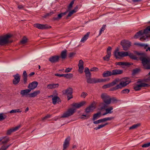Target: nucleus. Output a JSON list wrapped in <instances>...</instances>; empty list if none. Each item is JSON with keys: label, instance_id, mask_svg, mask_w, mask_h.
I'll return each mask as SVG.
<instances>
[{"label": "nucleus", "instance_id": "nucleus-24", "mask_svg": "<svg viewBox=\"0 0 150 150\" xmlns=\"http://www.w3.org/2000/svg\"><path fill=\"white\" fill-rule=\"evenodd\" d=\"M144 34V30H140L134 36V38L135 39H137L140 36Z\"/></svg>", "mask_w": 150, "mask_h": 150}, {"label": "nucleus", "instance_id": "nucleus-36", "mask_svg": "<svg viewBox=\"0 0 150 150\" xmlns=\"http://www.w3.org/2000/svg\"><path fill=\"white\" fill-rule=\"evenodd\" d=\"M7 116L3 113H0V121L6 119Z\"/></svg>", "mask_w": 150, "mask_h": 150}, {"label": "nucleus", "instance_id": "nucleus-52", "mask_svg": "<svg viewBox=\"0 0 150 150\" xmlns=\"http://www.w3.org/2000/svg\"><path fill=\"white\" fill-rule=\"evenodd\" d=\"M73 75L72 74H67L66 78L67 79H70L73 77Z\"/></svg>", "mask_w": 150, "mask_h": 150}, {"label": "nucleus", "instance_id": "nucleus-9", "mask_svg": "<svg viewBox=\"0 0 150 150\" xmlns=\"http://www.w3.org/2000/svg\"><path fill=\"white\" fill-rule=\"evenodd\" d=\"M34 27L39 29L43 30L49 29L51 28L50 26L47 24H41L39 23H35L34 24Z\"/></svg>", "mask_w": 150, "mask_h": 150}, {"label": "nucleus", "instance_id": "nucleus-50", "mask_svg": "<svg viewBox=\"0 0 150 150\" xmlns=\"http://www.w3.org/2000/svg\"><path fill=\"white\" fill-rule=\"evenodd\" d=\"M23 82L24 84L27 83L28 78L27 76H23Z\"/></svg>", "mask_w": 150, "mask_h": 150}, {"label": "nucleus", "instance_id": "nucleus-14", "mask_svg": "<svg viewBox=\"0 0 150 150\" xmlns=\"http://www.w3.org/2000/svg\"><path fill=\"white\" fill-rule=\"evenodd\" d=\"M130 82L131 81L130 80H126L125 79L124 80L121 81L118 85L120 89H121L122 88L126 86L129 84Z\"/></svg>", "mask_w": 150, "mask_h": 150}, {"label": "nucleus", "instance_id": "nucleus-10", "mask_svg": "<svg viewBox=\"0 0 150 150\" xmlns=\"http://www.w3.org/2000/svg\"><path fill=\"white\" fill-rule=\"evenodd\" d=\"M14 79L13 80V83L15 85L18 84L20 81L21 75L18 74H16L13 75Z\"/></svg>", "mask_w": 150, "mask_h": 150}, {"label": "nucleus", "instance_id": "nucleus-8", "mask_svg": "<svg viewBox=\"0 0 150 150\" xmlns=\"http://www.w3.org/2000/svg\"><path fill=\"white\" fill-rule=\"evenodd\" d=\"M113 54L116 59H120L122 57L127 56L128 55V52L121 51L117 52Z\"/></svg>", "mask_w": 150, "mask_h": 150}, {"label": "nucleus", "instance_id": "nucleus-61", "mask_svg": "<svg viewBox=\"0 0 150 150\" xmlns=\"http://www.w3.org/2000/svg\"><path fill=\"white\" fill-rule=\"evenodd\" d=\"M98 70V69L95 67H93L91 68L90 70V71H97Z\"/></svg>", "mask_w": 150, "mask_h": 150}, {"label": "nucleus", "instance_id": "nucleus-4", "mask_svg": "<svg viewBox=\"0 0 150 150\" xmlns=\"http://www.w3.org/2000/svg\"><path fill=\"white\" fill-rule=\"evenodd\" d=\"M76 111V109L74 108H70L63 113L61 118H67L73 115Z\"/></svg>", "mask_w": 150, "mask_h": 150}, {"label": "nucleus", "instance_id": "nucleus-64", "mask_svg": "<svg viewBox=\"0 0 150 150\" xmlns=\"http://www.w3.org/2000/svg\"><path fill=\"white\" fill-rule=\"evenodd\" d=\"M75 54L76 53L74 52H71L69 54V57L71 58L74 56Z\"/></svg>", "mask_w": 150, "mask_h": 150}, {"label": "nucleus", "instance_id": "nucleus-37", "mask_svg": "<svg viewBox=\"0 0 150 150\" xmlns=\"http://www.w3.org/2000/svg\"><path fill=\"white\" fill-rule=\"evenodd\" d=\"M144 34H147L150 32V26H147L144 30Z\"/></svg>", "mask_w": 150, "mask_h": 150}, {"label": "nucleus", "instance_id": "nucleus-26", "mask_svg": "<svg viewBox=\"0 0 150 150\" xmlns=\"http://www.w3.org/2000/svg\"><path fill=\"white\" fill-rule=\"evenodd\" d=\"M84 72L86 78L91 77V73L89 70L88 67H86L85 69Z\"/></svg>", "mask_w": 150, "mask_h": 150}, {"label": "nucleus", "instance_id": "nucleus-2", "mask_svg": "<svg viewBox=\"0 0 150 150\" xmlns=\"http://www.w3.org/2000/svg\"><path fill=\"white\" fill-rule=\"evenodd\" d=\"M140 60L142 61V63L144 68L147 69H150V58H146L143 56L139 58ZM148 74L150 75V72Z\"/></svg>", "mask_w": 150, "mask_h": 150}, {"label": "nucleus", "instance_id": "nucleus-40", "mask_svg": "<svg viewBox=\"0 0 150 150\" xmlns=\"http://www.w3.org/2000/svg\"><path fill=\"white\" fill-rule=\"evenodd\" d=\"M127 56H129L131 58L133 59H137V57L132 53H130L128 54V53Z\"/></svg>", "mask_w": 150, "mask_h": 150}, {"label": "nucleus", "instance_id": "nucleus-28", "mask_svg": "<svg viewBox=\"0 0 150 150\" xmlns=\"http://www.w3.org/2000/svg\"><path fill=\"white\" fill-rule=\"evenodd\" d=\"M67 51L66 50L62 51L61 53V57L62 59H65L67 56Z\"/></svg>", "mask_w": 150, "mask_h": 150}, {"label": "nucleus", "instance_id": "nucleus-56", "mask_svg": "<svg viewBox=\"0 0 150 150\" xmlns=\"http://www.w3.org/2000/svg\"><path fill=\"white\" fill-rule=\"evenodd\" d=\"M150 146V142H149L145 144L142 146V147L146 148L149 147Z\"/></svg>", "mask_w": 150, "mask_h": 150}, {"label": "nucleus", "instance_id": "nucleus-45", "mask_svg": "<svg viewBox=\"0 0 150 150\" xmlns=\"http://www.w3.org/2000/svg\"><path fill=\"white\" fill-rule=\"evenodd\" d=\"M11 145L10 144L7 146L3 145L0 148V150H6Z\"/></svg>", "mask_w": 150, "mask_h": 150}, {"label": "nucleus", "instance_id": "nucleus-33", "mask_svg": "<svg viewBox=\"0 0 150 150\" xmlns=\"http://www.w3.org/2000/svg\"><path fill=\"white\" fill-rule=\"evenodd\" d=\"M116 65H125L126 66H127L128 65H131L130 63L129 62H117L116 63Z\"/></svg>", "mask_w": 150, "mask_h": 150}, {"label": "nucleus", "instance_id": "nucleus-62", "mask_svg": "<svg viewBox=\"0 0 150 150\" xmlns=\"http://www.w3.org/2000/svg\"><path fill=\"white\" fill-rule=\"evenodd\" d=\"M21 127V125H18L16 127H15L13 128V131H14L15 132V131L17 130Z\"/></svg>", "mask_w": 150, "mask_h": 150}, {"label": "nucleus", "instance_id": "nucleus-19", "mask_svg": "<svg viewBox=\"0 0 150 150\" xmlns=\"http://www.w3.org/2000/svg\"><path fill=\"white\" fill-rule=\"evenodd\" d=\"M95 108V107L94 104H92L85 109V112L86 113H88L92 112Z\"/></svg>", "mask_w": 150, "mask_h": 150}, {"label": "nucleus", "instance_id": "nucleus-42", "mask_svg": "<svg viewBox=\"0 0 150 150\" xmlns=\"http://www.w3.org/2000/svg\"><path fill=\"white\" fill-rule=\"evenodd\" d=\"M111 55V54H107L105 57H103V59L104 60L108 61L110 59V57Z\"/></svg>", "mask_w": 150, "mask_h": 150}, {"label": "nucleus", "instance_id": "nucleus-53", "mask_svg": "<svg viewBox=\"0 0 150 150\" xmlns=\"http://www.w3.org/2000/svg\"><path fill=\"white\" fill-rule=\"evenodd\" d=\"M88 95L87 93L83 92H82L81 95V97L83 98H85L86 96Z\"/></svg>", "mask_w": 150, "mask_h": 150}, {"label": "nucleus", "instance_id": "nucleus-7", "mask_svg": "<svg viewBox=\"0 0 150 150\" xmlns=\"http://www.w3.org/2000/svg\"><path fill=\"white\" fill-rule=\"evenodd\" d=\"M120 44L123 47V50L125 51L127 50L131 46V42H130L125 40H122Z\"/></svg>", "mask_w": 150, "mask_h": 150}, {"label": "nucleus", "instance_id": "nucleus-59", "mask_svg": "<svg viewBox=\"0 0 150 150\" xmlns=\"http://www.w3.org/2000/svg\"><path fill=\"white\" fill-rule=\"evenodd\" d=\"M78 67H83V61L81 59L79 61V63L78 64Z\"/></svg>", "mask_w": 150, "mask_h": 150}, {"label": "nucleus", "instance_id": "nucleus-17", "mask_svg": "<svg viewBox=\"0 0 150 150\" xmlns=\"http://www.w3.org/2000/svg\"><path fill=\"white\" fill-rule=\"evenodd\" d=\"M113 108L112 106H110L109 107L106 108L105 110V112L103 114V115H105L108 114H111L113 112L112 110H113Z\"/></svg>", "mask_w": 150, "mask_h": 150}, {"label": "nucleus", "instance_id": "nucleus-5", "mask_svg": "<svg viewBox=\"0 0 150 150\" xmlns=\"http://www.w3.org/2000/svg\"><path fill=\"white\" fill-rule=\"evenodd\" d=\"M137 84L134 86V88L136 91L140 90L142 87H148L149 86V85L148 84L142 83L139 81L137 82Z\"/></svg>", "mask_w": 150, "mask_h": 150}, {"label": "nucleus", "instance_id": "nucleus-23", "mask_svg": "<svg viewBox=\"0 0 150 150\" xmlns=\"http://www.w3.org/2000/svg\"><path fill=\"white\" fill-rule=\"evenodd\" d=\"M30 92V90L28 89H26L25 90H21L20 92V94L22 97L26 95L28 93Z\"/></svg>", "mask_w": 150, "mask_h": 150}, {"label": "nucleus", "instance_id": "nucleus-12", "mask_svg": "<svg viewBox=\"0 0 150 150\" xmlns=\"http://www.w3.org/2000/svg\"><path fill=\"white\" fill-rule=\"evenodd\" d=\"M119 81V79H116L111 83L105 85L103 86V88L104 89L106 88L112 86L117 84L118 83Z\"/></svg>", "mask_w": 150, "mask_h": 150}, {"label": "nucleus", "instance_id": "nucleus-30", "mask_svg": "<svg viewBox=\"0 0 150 150\" xmlns=\"http://www.w3.org/2000/svg\"><path fill=\"white\" fill-rule=\"evenodd\" d=\"M9 141L8 137H5L0 138V142H1V144H5Z\"/></svg>", "mask_w": 150, "mask_h": 150}, {"label": "nucleus", "instance_id": "nucleus-39", "mask_svg": "<svg viewBox=\"0 0 150 150\" xmlns=\"http://www.w3.org/2000/svg\"><path fill=\"white\" fill-rule=\"evenodd\" d=\"M22 112V110L21 109H17L15 110H12L10 111V113H11L16 112Z\"/></svg>", "mask_w": 150, "mask_h": 150}, {"label": "nucleus", "instance_id": "nucleus-25", "mask_svg": "<svg viewBox=\"0 0 150 150\" xmlns=\"http://www.w3.org/2000/svg\"><path fill=\"white\" fill-rule=\"evenodd\" d=\"M40 93L39 90L35 91L32 93L28 94V95L30 97L33 98L36 96L38 95Z\"/></svg>", "mask_w": 150, "mask_h": 150}, {"label": "nucleus", "instance_id": "nucleus-22", "mask_svg": "<svg viewBox=\"0 0 150 150\" xmlns=\"http://www.w3.org/2000/svg\"><path fill=\"white\" fill-rule=\"evenodd\" d=\"M59 86L58 83L50 84L47 85V88L49 89H52L58 88Z\"/></svg>", "mask_w": 150, "mask_h": 150}, {"label": "nucleus", "instance_id": "nucleus-43", "mask_svg": "<svg viewBox=\"0 0 150 150\" xmlns=\"http://www.w3.org/2000/svg\"><path fill=\"white\" fill-rule=\"evenodd\" d=\"M105 122L104 118L99 120H98L93 122V123L94 124H98L100 123Z\"/></svg>", "mask_w": 150, "mask_h": 150}, {"label": "nucleus", "instance_id": "nucleus-27", "mask_svg": "<svg viewBox=\"0 0 150 150\" xmlns=\"http://www.w3.org/2000/svg\"><path fill=\"white\" fill-rule=\"evenodd\" d=\"M93 83H96L98 82H105L106 81V79H92Z\"/></svg>", "mask_w": 150, "mask_h": 150}, {"label": "nucleus", "instance_id": "nucleus-31", "mask_svg": "<svg viewBox=\"0 0 150 150\" xmlns=\"http://www.w3.org/2000/svg\"><path fill=\"white\" fill-rule=\"evenodd\" d=\"M78 8V7L76 6L74 9L70 11L67 16V18L70 17L74 13H76Z\"/></svg>", "mask_w": 150, "mask_h": 150}, {"label": "nucleus", "instance_id": "nucleus-54", "mask_svg": "<svg viewBox=\"0 0 150 150\" xmlns=\"http://www.w3.org/2000/svg\"><path fill=\"white\" fill-rule=\"evenodd\" d=\"M140 71V69H134L132 71V74H135L138 73Z\"/></svg>", "mask_w": 150, "mask_h": 150}, {"label": "nucleus", "instance_id": "nucleus-32", "mask_svg": "<svg viewBox=\"0 0 150 150\" xmlns=\"http://www.w3.org/2000/svg\"><path fill=\"white\" fill-rule=\"evenodd\" d=\"M89 32L87 33L81 39V42H84L88 38L89 36Z\"/></svg>", "mask_w": 150, "mask_h": 150}, {"label": "nucleus", "instance_id": "nucleus-48", "mask_svg": "<svg viewBox=\"0 0 150 150\" xmlns=\"http://www.w3.org/2000/svg\"><path fill=\"white\" fill-rule=\"evenodd\" d=\"M130 91L129 90L126 89L122 90L121 91V93L122 94H126L128 93Z\"/></svg>", "mask_w": 150, "mask_h": 150}, {"label": "nucleus", "instance_id": "nucleus-15", "mask_svg": "<svg viewBox=\"0 0 150 150\" xmlns=\"http://www.w3.org/2000/svg\"><path fill=\"white\" fill-rule=\"evenodd\" d=\"M38 83L37 82L34 81L29 84L28 88L30 90V91L32 90L35 89L37 86Z\"/></svg>", "mask_w": 150, "mask_h": 150}, {"label": "nucleus", "instance_id": "nucleus-38", "mask_svg": "<svg viewBox=\"0 0 150 150\" xmlns=\"http://www.w3.org/2000/svg\"><path fill=\"white\" fill-rule=\"evenodd\" d=\"M147 38H150V35H146V37L144 36L141 37L140 38V40L142 41H143L146 40Z\"/></svg>", "mask_w": 150, "mask_h": 150}, {"label": "nucleus", "instance_id": "nucleus-58", "mask_svg": "<svg viewBox=\"0 0 150 150\" xmlns=\"http://www.w3.org/2000/svg\"><path fill=\"white\" fill-rule=\"evenodd\" d=\"M112 50V48L110 47H108L107 50V54H111V51Z\"/></svg>", "mask_w": 150, "mask_h": 150}, {"label": "nucleus", "instance_id": "nucleus-34", "mask_svg": "<svg viewBox=\"0 0 150 150\" xmlns=\"http://www.w3.org/2000/svg\"><path fill=\"white\" fill-rule=\"evenodd\" d=\"M101 114V112H98V113L94 114L93 115V120H95L97 119L98 118L100 117V115Z\"/></svg>", "mask_w": 150, "mask_h": 150}, {"label": "nucleus", "instance_id": "nucleus-3", "mask_svg": "<svg viewBox=\"0 0 150 150\" xmlns=\"http://www.w3.org/2000/svg\"><path fill=\"white\" fill-rule=\"evenodd\" d=\"M12 36L10 34L0 36V45H3L9 42V39Z\"/></svg>", "mask_w": 150, "mask_h": 150}, {"label": "nucleus", "instance_id": "nucleus-16", "mask_svg": "<svg viewBox=\"0 0 150 150\" xmlns=\"http://www.w3.org/2000/svg\"><path fill=\"white\" fill-rule=\"evenodd\" d=\"M70 138L68 137L65 140L63 145V150H67V149L69 146Z\"/></svg>", "mask_w": 150, "mask_h": 150}, {"label": "nucleus", "instance_id": "nucleus-35", "mask_svg": "<svg viewBox=\"0 0 150 150\" xmlns=\"http://www.w3.org/2000/svg\"><path fill=\"white\" fill-rule=\"evenodd\" d=\"M140 125L141 124L140 123L134 125L129 127V129H136L139 127Z\"/></svg>", "mask_w": 150, "mask_h": 150}, {"label": "nucleus", "instance_id": "nucleus-51", "mask_svg": "<svg viewBox=\"0 0 150 150\" xmlns=\"http://www.w3.org/2000/svg\"><path fill=\"white\" fill-rule=\"evenodd\" d=\"M14 132L13 128L7 131L6 134L8 135H10L12 132Z\"/></svg>", "mask_w": 150, "mask_h": 150}, {"label": "nucleus", "instance_id": "nucleus-63", "mask_svg": "<svg viewBox=\"0 0 150 150\" xmlns=\"http://www.w3.org/2000/svg\"><path fill=\"white\" fill-rule=\"evenodd\" d=\"M72 69V68H68L65 70V72L66 73H68L70 72L71 70Z\"/></svg>", "mask_w": 150, "mask_h": 150}, {"label": "nucleus", "instance_id": "nucleus-55", "mask_svg": "<svg viewBox=\"0 0 150 150\" xmlns=\"http://www.w3.org/2000/svg\"><path fill=\"white\" fill-rule=\"evenodd\" d=\"M87 78V83H93V79H92L91 78V77Z\"/></svg>", "mask_w": 150, "mask_h": 150}, {"label": "nucleus", "instance_id": "nucleus-18", "mask_svg": "<svg viewBox=\"0 0 150 150\" xmlns=\"http://www.w3.org/2000/svg\"><path fill=\"white\" fill-rule=\"evenodd\" d=\"M85 103L86 102L83 101L79 103H74L72 104V106L76 108H79L83 106Z\"/></svg>", "mask_w": 150, "mask_h": 150}, {"label": "nucleus", "instance_id": "nucleus-21", "mask_svg": "<svg viewBox=\"0 0 150 150\" xmlns=\"http://www.w3.org/2000/svg\"><path fill=\"white\" fill-rule=\"evenodd\" d=\"M52 103L53 104L55 105L57 103H59L61 102V100L57 96H54L52 99Z\"/></svg>", "mask_w": 150, "mask_h": 150}, {"label": "nucleus", "instance_id": "nucleus-47", "mask_svg": "<svg viewBox=\"0 0 150 150\" xmlns=\"http://www.w3.org/2000/svg\"><path fill=\"white\" fill-rule=\"evenodd\" d=\"M120 89V87H119V85H118V84H117L115 87L111 88L110 89V91H114L115 90L118 89Z\"/></svg>", "mask_w": 150, "mask_h": 150}, {"label": "nucleus", "instance_id": "nucleus-6", "mask_svg": "<svg viewBox=\"0 0 150 150\" xmlns=\"http://www.w3.org/2000/svg\"><path fill=\"white\" fill-rule=\"evenodd\" d=\"M62 93L64 94L67 95L68 100L73 98L72 95L73 89L72 88L69 87L67 88L65 91H63Z\"/></svg>", "mask_w": 150, "mask_h": 150}, {"label": "nucleus", "instance_id": "nucleus-41", "mask_svg": "<svg viewBox=\"0 0 150 150\" xmlns=\"http://www.w3.org/2000/svg\"><path fill=\"white\" fill-rule=\"evenodd\" d=\"M108 123H106L104 124H102V125H99L97 127H95L94 128V129H95L96 130L98 129H100L101 128H102L104 127L105 125H108Z\"/></svg>", "mask_w": 150, "mask_h": 150}, {"label": "nucleus", "instance_id": "nucleus-11", "mask_svg": "<svg viewBox=\"0 0 150 150\" xmlns=\"http://www.w3.org/2000/svg\"><path fill=\"white\" fill-rule=\"evenodd\" d=\"M101 98L103 99V102L107 104H110V97L106 93H104L102 94L101 95Z\"/></svg>", "mask_w": 150, "mask_h": 150}, {"label": "nucleus", "instance_id": "nucleus-46", "mask_svg": "<svg viewBox=\"0 0 150 150\" xmlns=\"http://www.w3.org/2000/svg\"><path fill=\"white\" fill-rule=\"evenodd\" d=\"M110 103H116L118 101V100L115 98H110Z\"/></svg>", "mask_w": 150, "mask_h": 150}, {"label": "nucleus", "instance_id": "nucleus-44", "mask_svg": "<svg viewBox=\"0 0 150 150\" xmlns=\"http://www.w3.org/2000/svg\"><path fill=\"white\" fill-rule=\"evenodd\" d=\"M74 0L72 1L69 5L68 8V10H68V11L71 10V8L72 7L73 5L74 4Z\"/></svg>", "mask_w": 150, "mask_h": 150}, {"label": "nucleus", "instance_id": "nucleus-29", "mask_svg": "<svg viewBox=\"0 0 150 150\" xmlns=\"http://www.w3.org/2000/svg\"><path fill=\"white\" fill-rule=\"evenodd\" d=\"M109 104H107L105 103H101L100 104V107L101 110H105L108 107Z\"/></svg>", "mask_w": 150, "mask_h": 150}, {"label": "nucleus", "instance_id": "nucleus-13", "mask_svg": "<svg viewBox=\"0 0 150 150\" xmlns=\"http://www.w3.org/2000/svg\"><path fill=\"white\" fill-rule=\"evenodd\" d=\"M60 56L58 55L52 56L49 59V60L52 63L57 62L59 61Z\"/></svg>", "mask_w": 150, "mask_h": 150}, {"label": "nucleus", "instance_id": "nucleus-20", "mask_svg": "<svg viewBox=\"0 0 150 150\" xmlns=\"http://www.w3.org/2000/svg\"><path fill=\"white\" fill-rule=\"evenodd\" d=\"M68 12V10H67L64 12L60 13L58 15L57 17H54L53 19L54 20H59L63 16L65 15Z\"/></svg>", "mask_w": 150, "mask_h": 150}, {"label": "nucleus", "instance_id": "nucleus-1", "mask_svg": "<svg viewBox=\"0 0 150 150\" xmlns=\"http://www.w3.org/2000/svg\"><path fill=\"white\" fill-rule=\"evenodd\" d=\"M123 72V70L119 69H115L112 71H107L103 73V77H107L111 76H116L121 74Z\"/></svg>", "mask_w": 150, "mask_h": 150}, {"label": "nucleus", "instance_id": "nucleus-49", "mask_svg": "<svg viewBox=\"0 0 150 150\" xmlns=\"http://www.w3.org/2000/svg\"><path fill=\"white\" fill-rule=\"evenodd\" d=\"M27 39L25 38H24L20 42L21 44H23L26 43L27 42Z\"/></svg>", "mask_w": 150, "mask_h": 150}, {"label": "nucleus", "instance_id": "nucleus-57", "mask_svg": "<svg viewBox=\"0 0 150 150\" xmlns=\"http://www.w3.org/2000/svg\"><path fill=\"white\" fill-rule=\"evenodd\" d=\"M114 117H110L104 118V121L105 122L108 120H110L114 119Z\"/></svg>", "mask_w": 150, "mask_h": 150}, {"label": "nucleus", "instance_id": "nucleus-60", "mask_svg": "<svg viewBox=\"0 0 150 150\" xmlns=\"http://www.w3.org/2000/svg\"><path fill=\"white\" fill-rule=\"evenodd\" d=\"M79 71L81 73H82L83 72L84 67H79Z\"/></svg>", "mask_w": 150, "mask_h": 150}]
</instances>
